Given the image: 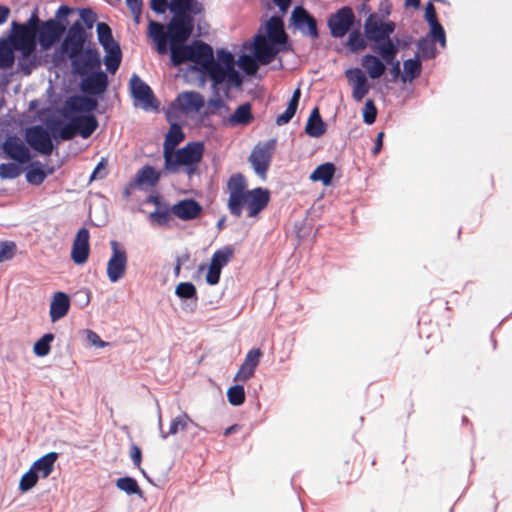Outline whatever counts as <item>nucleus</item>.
<instances>
[{"mask_svg":"<svg viewBox=\"0 0 512 512\" xmlns=\"http://www.w3.org/2000/svg\"><path fill=\"white\" fill-rule=\"evenodd\" d=\"M247 184L242 174H234L227 183L229 198L227 202L230 213L235 217L242 215L243 207H247V215L256 217L268 204L270 194L267 189L258 187L246 189Z\"/></svg>","mask_w":512,"mask_h":512,"instance_id":"2","label":"nucleus"},{"mask_svg":"<svg viewBox=\"0 0 512 512\" xmlns=\"http://www.w3.org/2000/svg\"><path fill=\"white\" fill-rule=\"evenodd\" d=\"M204 103V97L195 91L182 92L176 98L177 108L185 114L198 113Z\"/></svg>","mask_w":512,"mask_h":512,"instance_id":"23","label":"nucleus"},{"mask_svg":"<svg viewBox=\"0 0 512 512\" xmlns=\"http://www.w3.org/2000/svg\"><path fill=\"white\" fill-rule=\"evenodd\" d=\"M46 173L43 170V165L39 161L33 162L26 173V179L30 184L40 185L44 182Z\"/></svg>","mask_w":512,"mask_h":512,"instance_id":"48","label":"nucleus"},{"mask_svg":"<svg viewBox=\"0 0 512 512\" xmlns=\"http://www.w3.org/2000/svg\"><path fill=\"white\" fill-rule=\"evenodd\" d=\"M190 425L195 427L198 426L186 412H181L171 419L168 431H164L162 416L160 412L158 413V428L160 431V437L164 440L169 436H174L180 432L186 431Z\"/></svg>","mask_w":512,"mask_h":512,"instance_id":"20","label":"nucleus"},{"mask_svg":"<svg viewBox=\"0 0 512 512\" xmlns=\"http://www.w3.org/2000/svg\"><path fill=\"white\" fill-rule=\"evenodd\" d=\"M58 458V453L49 452L36 460L31 469L38 474L39 477L47 478L54 469V464Z\"/></svg>","mask_w":512,"mask_h":512,"instance_id":"35","label":"nucleus"},{"mask_svg":"<svg viewBox=\"0 0 512 512\" xmlns=\"http://www.w3.org/2000/svg\"><path fill=\"white\" fill-rule=\"evenodd\" d=\"M69 59L74 73L80 76L99 70L101 66L100 53L92 48L83 49L76 56Z\"/></svg>","mask_w":512,"mask_h":512,"instance_id":"9","label":"nucleus"},{"mask_svg":"<svg viewBox=\"0 0 512 512\" xmlns=\"http://www.w3.org/2000/svg\"><path fill=\"white\" fill-rule=\"evenodd\" d=\"M70 309V299L69 296L64 292H56L54 293L51 303L49 316L51 322L55 323L60 319L64 318Z\"/></svg>","mask_w":512,"mask_h":512,"instance_id":"27","label":"nucleus"},{"mask_svg":"<svg viewBox=\"0 0 512 512\" xmlns=\"http://www.w3.org/2000/svg\"><path fill=\"white\" fill-rule=\"evenodd\" d=\"M417 49L420 59H433L437 55V49L434 45V42L428 39V37H421L417 41Z\"/></svg>","mask_w":512,"mask_h":512,"instance_id":"47","label":"nucleus"},{"mask_svg":"<svg viewBox=\"0 0 512 512\" xmlns=\"http://www.w3.org/2000/svg\"><path fill=\"white\" fill-rule=\"evenodd\" d=\"M13 27L16 29V34L11 40V45L14 50L20 51L23 58L30 57L36 50V37L24 25H19L13 22Z\"/></svg>","mask_w":512,"mask_h":512,"instance_id":"15","label":"nucleus"},{"mask_svg":"<svg viewBox=\"0 0 512 512\" xmlns=\"http://www.w3.org/2000/svg\"><path fill=\"white\" fill-rule=\"evenodd\" d=\"M293 25L301 31L302 34L312 38L318 37L316 20L302 7L296 6L291 14Z\"/></svg>","mask_w":512,"mask_h":512,"instance_id":"18","label":"nucleus"},{"mask_svg":"<svg viewBox=\"0 0 512 512\" xmlns=\"http://www.w3.org/2000/svg\"><path fill=\"white\" fill-rule=\"evenodd\" d=\"M170 11L175 15H198L203 11V5L196 0H171Z\"/></svg>","mask_w":512,"mask_h":512,"instance_id":"33","label":"nucleus"},{"mask_svg":"<svg viewBox=\"0 0 512 512\" xmlns=\"http://www.w3.org/2000/svg\"><path fill=\"white\" fill-rule=\"evenodd\" d=\"M253 120L251 104L246 102L237 107L235 112L228 117V124L234 126H245Z\"/></svg>","mask_w":512,"mask_h":512,"instance_id":"36","label":"nucleus"},{"mask_svg":"<svg viewBox=\"0 0 512 512\" xmlns=\"http://www.w3.org/2000/svg\"><path fill=\"white\" fill-rule=\"evenodd\" d=\"M87 341L91 345L98 347V348H104L108 345L107 342L100 339V337L98 336L97 333H95L94 331H91V330L87 331Z\"/></svg>","mask_w":512,"mask_h":512,"instance_id":"64","label":"nucleus"},{"mask_svg":"<svg viewBox=\"0 0 512 512\" xmlns=\"http://www.w3.org/2000/svg\"><path fill=\"white\" fill-rule=\"evenodd\" d=\"M80 22L85 29H92L94 23L96 22L97 16L96 14L89 8L81 9L79 12Z\"/></svg>","mask_w":512,"mask_h":512,"instance_id":"60","label":"nucleus"},{"mask_svg":"<svg viewBox=\"0 0 512 512\" xmlns=\"http://www.w3.org/2000/svg\"><path fill=\"white\" fill-rule=\"evenodd\" d=\"M173 215L181 220L189 221L196 219L202 212L201 205L194 199H184L171 207Z\"/></svg>","mask_w":512,"mask_h":512,"instance_id":"24","label":"nucleus"},{"mask_svg":"<svg viewBox=\"0 0 512 512\" xmlns=\"http://www.w3.org/2000/svg\"><path fill=\"white\" fill-rule=\"evenodd\" d=\"M107 87L108 76L101 70L88 73L80 83L81 90L90 95H101Z\"/></svg>","mask_w":512,"mask_h":512,"instance_id":"19","label":"nucleus"},{"mask_svg":"<svg viewBox=\"0 0 512 512\" xmlns=\"http://www.w3.org/2000/svg\"><path fill=\"white\" fill-rule=\"evenodd\" d=\"M275 146L276 139H270L264 144L256 145L252 150L249 161L258 176L265 177L270 166Z\"/></svg>","mask_w":512,"mask_h":512,"instance_id":"8","label":"nucleus"},{"mask_svg":"<svg viewBox=\"0 0 512 512\" xmlns=\"http://www.w3.org/2000/svg\"><path fill=\"white\" fill-rule=\"evenodd\" d=\"M87 40L86 30L80 21L74 22L67 30L58 53L61 56L72 58L84 49Z\"/></svg>","mask_w":512,"mask_h":512,"instance_id":"7","label":"nucleus"},{"mask_svg":"<svg viewBox=\"0 0 512 512\" xmlns=\"http://www.w3.org/2000/svg\"><path fill=\"white\" fill-rule=\"evenodd\" d=\"M235 59L231 52L220 49L217 51V59L213 56L211 71V89L218 93L223 86L227 90L240 88L243 83L242 76L235 69Z\"/></svg>","mask_w":512,"mask_h":512,"instance_id":"3","label":"nucleus"},{"mask_svg":"<svg viewBox=\"0 0 512 512\" xmlns=\"http://www.w3.org/2000/svg\"><path fill=\"white\" fill-rule=\"evenodd\" d=\"M112 255L107 262V277L112 283L118 282L123 278L127 269V253L116 241L110 243Z\"/></svg>","mask_w":512,"mask_h":512,"instance_id":"11","label":"nucleus"},{"mask_svg":"<svg viewBox=\"0 0 512 512\" xmlns=\"http://www.w3.org/2000/svg\"><path fill=\"white\" fill-rule=\"evenodd\" d=\"M5 155L19 164L30 161L31 153L26 145L16 137H8L2 145Z\"/></svg>","mask_w":512,"mask_h":512,"instance_id":"21","label":"nucleus"},{"mask_svg":"<svg viewBox=\"0 0 512 512\" xmlns=\"http://www.w3.org/2000/svg\"><path fill=\"white\" fill-rule=\"evenodd\" d=\"M345 77L352 87V98L360 102L368 94L370 84L365 72L360 68H349L345 71Z\"/></svg>","mask_w":512,"mask_h":512,"instance_id":"16","label":"nucleus"},{"mask_svg":"<svg viewBox=\"0 0 512 512\" xmlns=\"http://www.w3.org/2000/svg\"><path fill=\"white\" fill-rule=\"evenodd\" d=\"M189 61L192 63L191 69L199 74L200 80L211 82V71L213 65V49L212 47L199 40L189 44Z\"/></svg>","mask_w":512,"mask_h":512,"instance_id":"5","label":"nucleus"},{"mask_svg":"<svg viewBox=\"0 0 512 512\" xmlns=\"http://www.w3.org/2000/svg\"><path fill=\"white\" fill-rule=\"evenodd\" d=\"M376 117H377L376 106H375L373 100L368 99L365 102L364 109H363V121L366 124L371 125L375 122Z\"/></svg>","mask_w":512,"mask_h":512,"instance_id":"59","label":"nucleus"},{"mask_svg":"<svg viewBox=\"0 0 512 512\" xmlns=\"http://www.w3.org/2000/svg\"><path fill=\"white\" fill-rule=\"evenodd\" d=\"M148 36L155 42L157 52L164 55L168 51L169 36L165 33L163 24L150 20L148 26Z\"/></svg>","mask_w":512,"mask_h":512,"instance_id":"30","label":"nucleus"},{"mask_svg":"<svg viewBox=\"0 0 512 512\" xmlns=\"http://www.w3.org/2000/svg\"><path fill=\"white\" fill-rule=\"evenodd\" d=\"M15 244L12 242L0 243V263L13 257Z\"/></svg>","mask_w":512,"mask_h":512,"instance_id":"61","label":"nucleus"},{"mask_svg":"<svg viewBox=\"0 0 512 512\" xmlns=\"http://www.w3.org/2000/svg\"><path fill=\"white\" fill-rule=\"evenodd\" d=\"M425 20L429 25L439 23L436 15V9L432 2H428L425 7Z\"/></svg>","mask_w":512,"mask_h":512,"instance_id":"63","label":"nucleus"},{"mask_svg":"<svg viewBox=\"0 0 512 512\" xmlns=\"http://www.w3.org/2000/svg\"><path fill=\"white\" fill-rule=\"evenodd\" d=\"M104 51L106 52L104 64L106 65L107 70L111 74H114L121 64L122 52L120 45L105 48Z\"/></svg>","mask_w":512,"mask_h":512,"instance_id":"40","label":"nucleus"},{"mask_svg":"<svg viewBox=\"0 0 512 512\" xmlns=\"http://www.w3.org/2000/svg\"><path fill=\"white\" fill-rule=\"evenodd\" d=\"M15 61L14 48L8 41H0V68L10 69Z\"/></svg>","mask_w":512,"mask_h":512,"instance_id":"44","label":"nucleus"},{"mask_svg":"<svg viewBox=\"0 0 512 512\" xmlns=\"http://www.w3.org/2000/svg\"><path fill=\"white\" fill-rule=\"evenodd\" d=\"M404 74L401 77L402 82H412L418 78L422 71V63L419 54L415 58L407 59L403 62Z\"/></svg>","mask_w":512,"mask_h":512,"instance_id":"38","label":"nucleus"},{"mask_svg":"<svg viewBox=\"0 0 512 512\" xmlns=\"http://www.w3.org/2000/svg\"><path fill=\"white\" fill-rule=\"evenodd\" d=\"M25 139L33 150L43 155H50L54 149L51 135L41 125H35L27 128Z\"/></svg>","mask_w":512,"mask_h":512,"instance_id":"12","label":"nucleus"},{"mask_svg":"<svg viewBox=\"0 0 512 512\" xmlns=\"http://www.w3.org/2000/svg\"><path fill=\"white\" fill-rule=\"evenodd\" d=\"M35 21L36 28L34 30L35 37H37L38 43L42 51H48L54 45H56L64 33L66 32V26L62 22L49 19L46 21H40L38 18H31L30 23Z\"/></svg>","mask_w":512,"mask_h":512,"instance_id":"6","label":"nucleus"},{"mask_svg":"<svg viewBox=\"0 0 512 512\" xmlns=\"http://www.w3.org/2000/svg\"><path fill=\"white\" fill-rule=\"evenodd\" d=\"M185 138V134L177 123H172L165 136L163 144V156L165 162H169L170 155L176 151V146L180 144Z\"/></svg>","mask_w":512,"mask_h":512,"instance_id":"28","label":"nucleus"},{"mask_svg":"<svg viewBox=\"0 0 512 512\" xmlns=\"http://www.w3.org/2000/svg\"><path fill=\"white\" fill-rule=\"evenodd\" d=\"M221 90H224L226 93L229 91L225 87L222 86L218 90V93L216 94L215 91L212 89L214 97L208 100V111L206 112L207 114H213L215 112V110L222 109V108H225L226 110H228V106L225 104V102L220 97Z\"/></svg>","mask_w":512,"mask_h":512,"instance_id":"57","label":"nucleus"},{"mask_svg":"<svg viewBox=\"0 0 512 512\" xmlns=\"http://www.w3.org/2000/svg\"><path fill=\"white\" fill-rule=\"evenodd\" d=\"M54 340L52 333L44 334L39 340L36 341L33 347L35 355L38 357H44L50 352V344Z\"/></svg>","mask_w":512,"mask_h":512,"instance_id":"52","label":"nucleus"},{"mask_svg":"<svg viewBox=\"0 0 512 512\" xmlns=\"http://www.w3.org/2000/svg\"><path fill=\"white\" fill-rule=\"evenodd\" d=\"M267 40L276 45L286 43L287 35L284 31L283 21L280 17L273 16L266 22Z\"/></svg>","mask_w":512,"mask_h":512,"instance_id":"31","label":"nucleus"},{"mask_svg":"<svg viewBox=\"0 0 512 512\" xmlns=\"http://www.w3.org/2000/svg\"><path fill=\"white\" fill-rule=\"evenodd\" d=\"M204 143L189 142L184 147L170 155L169 162L164 161V168L171 173H177L180 167L191 176L196 173L197 166L203 158Z\"/></svg>","mask_w":512,"mask_h":512,"instance_id":"4","label":"nucleus"},{"mask_svg":"<svg viewBox=\"0 0 512 512\" xmlns=\"http://www.w3.org/2000/svg\"><path fill=\"white\" fill-rule=\"evenodd\" d=\"M326 131V125L323 122L318 108H314L308 118L305 126V132L314 138L322 136Z\"/></svg>","mask_w":512,"mask_h":512,"instance_id":"37","label":"nucleus"},{"mask_svg":"<svg viewBox=\"0 0 512 512\" xmlns=\"http://www.w3.org/2000/svg\"><path fill=\"white\" fill-rule=\"evenodd\" d=\"M233 252L234 250L231 246H225L216 250L212 255L210 264L222 270L231 260Z\"/></svg>","mask_w":512,"mask_h":512,"instance_id":"46","label":"nucleus"},{"mask_svg":"<svg viewBox=\"0 0 512 512\" xmlns=\"http://www.w3.org/2000/svg\"><path fill=\"white\" fill-rule=\"evenodd\" d=\"M169 43L171 62L174 66H179L182 63L189 61V45H184V42Z\"/></svg>","mask_w":512,"mask_h":512,"instance_id":"42","label":"nucleus"},{"mask_svg":"<svg viewBox=\"0 0 512 512\" xmlns=\"http://www.w3.org/2000/svg\"><path fill=\"white\" fill-rule=\"evenodd\" d=\"M175 294L184 303L182 309L184 311L193 312L195 311L198 303L197 290L191 282H181L175 288Z\"/></svg>","mask_w":512,"mask_h":512,"instance_id":"26","label":"nucleus"},{"mask_svg":"<svg viewBox=\"0 0 512 512\" xmlns=\"http://www.w3.org/2000/svg\"><path fill=\"white\" fill-rule=\"evenodd\" d=\"M116 487L121 491H124L128 495H141L142 491L137 483V481L132 477H122L117 479Z\"/></svg>","mask_w":512,"mask_h":512,"instance_id":"50","label":"nucleus"},{"mask_svg":"<svg viewBox=\"0 0 512 512\" xmlns=\"http://www.w3.org/2000/svg\"><path fill=\"white\" fill-rule=\"evenodd\" d=\"M227 398L231 405L239 406L245 401V391L242 385H234L227 391Z\"/></svg>","mask_w":512,"mask_h":512,"instance_id":"54","label":"nucleus"},{"mask_svg":"<svg viewBox=\"0 0 512 512\" xmlns=\"http://www.w3.org/2000/svg\"><path fill=\"white\" fill-rule=\"evenodd\" d=\"M367 38L361 35L358 30H354L349 34L347 46L352 52H359L367 47Z\"/></svg>","mask_w":512,"mask_h":512,"instance_id":"51","label":"nucleus"},{"mask_svg":"<svg viewBox=\"0 0 512 512\" xmlns=\"http://www.w3.org/2000/svg\"><path fill=\"white\" fill-rule=\"evenodd\" d=\"M279 50L267 40L263 35L255 37L254 55L262 65L271 63L276 57Z\"/></svg>","mask_w":512,"mask_h":512,"instance_id":"25","label":"nucleus"},{"mask_svg":"<svg viewBox=\"0 0 512 512\" xmlns=\"http://www.w3.org/2000/svg\"><path fill=\"white\" fill-rule=\"evenodd\" d=\"M194 26V20L191 15H173L167 25L165 33L169 36V42H186Z\"/></svg>","mask_w":512,"mask_h":512,"instance_id":"10","label":"nucleus"},{"mask_svg":"<svg viewBox=\"0 0 512 512\" xmlns=\"http://www.w3.org/2000/svg\"><path fill=\"white\" fill-rule=\"evenodd\" d=\"M97 107L98 101L96 99L83 95H74L66 99L62 115L64 118H68L69 115L91 114Z\"/></svg>","mask_w":512,"mask_h":512,"instance_id":"14","label":"nucleus"},{"mask_svg":"<svg viewBox=\"0 0 512 512\" xmlns=\"http://www.w3.org/2000/svg\"><path fill=\"white\" fill-rule=\"evenodd\" d=\"M171 209L168 210L167 208L161 209L157 208L155 211L151 212L148 215V219L150 223L157 224L159 226H166L171 220Z\"/></svg>","mask_w":512,"mask_h":512,"instance_id":"53","label":"nucleus"},{"mask_svg":"<svg viewBox=\"0 0 512 512\" xmlns=\"http://www.w3.org/2000/svg\"><path fill=\"white\" fill-rule=\"evenodd\" d=\"M77 134L82 138H89L98 127L97 118L93 114L73 115Z\"/></svg>","mask_w":512,"mask_h":512,"instance_id":"32","label":"nucleus"},{"mask_svg":"<svg viewBox=\"0 0 512 512\" xmlns=\"http://www.w3.org/2000/svg\"><path fill=\"white\" fill-rule=\"evenodd\" d=\"M300 96H301V92H300V89L298 88L293 92L292 97H291L284 113L280 114L276 118V124L278 126L287 124L293 118V116L296 113L297 107H298Z\"/></svg>","mask_w":512,"mask_h":512,"instance_id":"43","label":"nucleus"},{"mask_svg":"<svg viewBox=\"0 0 512 512\" xmlns=\"http://www.w3.org/2000/svg\"><path fill=\"white\" fill-rule=\"evenodd\" d=\"M89 238L88 229L81 228L78 230L72 244L71 258L74 263L84 264L89 256Z\"/></svg>","mask_w":512,"mask_h":512,"instance_id":"22","label":"nucleus"},{"mask_svg":"<svg viewBox=\"0 0 512 512\" xmlns=\"http://www.w3.org/2000/svg\"><path fill=\"white\" fill-rule=\"evenodd\" d=\"M363 29L374 53L363 55L360 63L369 78L379 79L387 69L386 63L392 62L399 53L400 47H406L408 43L392 36L396 30V23L384 20L378 14L368 15Z\"/></svg>","mask_w":512,"mask_h":512,"instance_id":"1","label":"nucleus"},{"mask_svg":"<svg viewBox=\"0 0 512 512\" xmlns=\"http://www.w3.org/2000/svg\"><path fill=\"white\" fill-rule=\"evenodd\" d=\"M96 32L98 36V41L102 45L103 49L119 45L113 39L111 28L106 23H97Z\"/></svg>","mask_w":512,"mask_h":512,"instance_id":"45","label":"nucleus"},{"mask_svg":"<svg viewBox=\"0 0 512 512\" xmlns=\"http://www.w3.org/2000/svg\"><path fill=\"white\" fill-rule=\"evenodd\" d=\"M39 479L38 474H36L31 468L21 477L19 482V489L22 492H27L32 489Z\"/></svg>","mask_w":512,"mask_h":512,"instance_id":"56","label":"nucleus"},{"mask_svg":"<svg viewBox=\"0 0 512 512\" xmlns=\"http://www.w3.org/2000/svg\"><path fill=\"white\" fill-rule=\"evenodd\" d=\"M430 26L429 37L432 42H438L441 47H446V33L440 23H433Z\"/></svg>","mask_w":512,"mask_h":512,"instance_id":"55","label":"nucleus"},{"mask_svg":"<svg viewBox=\"0 0 512 512\" xmlns=\"http://www.w3.org/2000/svg\"><path fill=\"white\" fill-rule=\"evenodd\" d=\"M259 61L256 59L255 55H241L237 60V65L249 76H253L258 71Z\"/></svg>","mask_w":512,"mask_h":512,"instance_id":"49","label":"nucleus"},{"mask_svg":"<svg viewBox=\"0 0 512 512\" xmlns=\"http://www.w3.org/2000/svg\"><path fill=\"white\" fill-rule=\"evenodd\" d=\"M21 174L20 167L15 163L0 164L1 179H15Z\"/></svg>","mask_w":512,"mask_h":512,"instance_id":"58","label":"nucleus"},{"mask_svg":"<svg viewBox=\"0 0 512 512\" xmlns=\"http://www.w3.org/2000/svg\"><path fill=\"white\" fill-rule=\"evenodd\" d=\"M221 271L222 270L220 268L210 264L206 274V282L209 285H216L220 280Z\"/></svg>","mask_w":512,"mask_h":512,"instance_id":"62","label":"nucleus"},{"mask_svg":"<svg viewBox=\"0 0 512 512\" xmlns=\"http://www.w3.org/2000/svg\"><path fill=\"white\" fill-rule=\"evenodd\" d=\"M262 353L259 349H252L250 350L241 365L238 373L236 374L234 380L235 381H246L248 380L253 374L254 371L259 364L260 357Z\"/></svg>","mask_w":512,"mask_h":512,"instance_id":"29","label":"nucleus"},{"mask_svg":"<svg viewBox=\"0 0 512 512\" xmlns=\"http://www.w3.org/2000/svg\"><path fill=\"white\" fill-rule=\"evenodd\" d=\"M66 119L68 120L66 123L57 121L53 124V126H51V132L55 139L67 141L73 139L76 135H78L73 120V115H69V117Z\"/></svg>","mask_w":512,"mask_h":512,"instance_id":"34","label":"nucleus"},{"mask_svg":"<svg viewBox=\"0 0 512 512\" xmlns=\"http://www.w3.org/2000/svg\"><path fill=\"white\" fill-rule=\"evenodd\" d=\"M130 89L133 98L138 101L142 109L147 111L154 107L152 89L136 74H133L130 78Z\"/></svg>","mask_w":512,"mask_h":512,"instance_id":"17","label":"nucleus"},{"mask_svg":"<svg viewBox=\"0 0 512 512\" xmlns=\"http://www.w3.org/2000/svg\"><path fill=\"white\" fill-rule=\"evenodd\" d=\"M335 173V166L332 163H324L319 165L310 175V180L320 181L324 185H329Z\"/></svg>","mask_w":512,"mask_h":512,"instance_id":"41","label":"nucleus"},{"mask_svg":"<svg viewBox=\"0 0 512 512\" xmlns=\"http://www.w3.org/2000/svg\"><path fill=\"white\" fill-rule=\"evenodd\" d=\"M355 23V15L348 6L342 7L328 19V27L334 38L344 37Z\"/></svg>","mask_w":512,"mask_h":512,"instance_id":"13","label":"nucleus"},{"mask_svg":"<svg viewBox=\"0 0 512 512\" xmlns=\"http://www.w3.org/2000/svg\"><path fill=\"white\" fill-rule=\"evenodd\" d=\"M160 173L157 172L151 166H144L140 169L134 179V182L138 186H154L159 181Z\"/></svg>","mask_w":512,"mask_h":512,"instance_id":"39","label":"nucleus"}]
</instances>
